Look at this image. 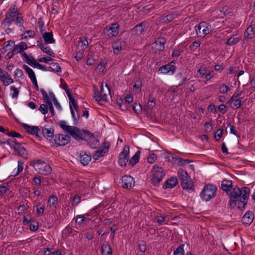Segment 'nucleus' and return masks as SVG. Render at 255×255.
I'll return each instance as SVG.
<instances>
[{"mask_svg": "<svg viewBox=\"0 0 255 255\" xmlns=\"http://www.w3.org/2000/svg\"><path fill=\"white\" fill-rule=\"evenodd\" d=\"M222 189L226 192L229 196V206L231 208H234L238 202V208L243 210L249 198L250 189L248 187H243L241 189L236 187L233 188L232 180L224 179L221 184Z\"/></svg>", "mask_w": 255, "mask_h": 255, "instance_id": "obj_1", "label": "nucleus"}, {"mask_svg": "<svg viewBox=\"0 0 255 255\" xmlns=\"http://www.w3.org/2000/svg\"><path fill=\"white\" fill-rule=\"evenodd\" d=\"M59 125L66 132L76 140H88V144L92 148L95 149L99 146V141L90 131L81 130L76 127L68 126L64 121H60Z\"/></svg>", "mask_w": 255, "mask_h": 255, "instance_id": "obj_2", "label": "nucleus"}, {"mask_svg": "<svg viewBox=\"0 0 255 255\" xmlns=\"http://www.w3.org/2000/svg\"><path fill=\"white\" fill-rule=\"evenodd\" d=\"M178 174L181 180V185L183 189L193 191L194 190L193 182L186 171L182 168H179L178 170Z\"/></svg>", "mask_w": 255, "mask_h": 255, "instance_id": "obj_3", "label": "nucleus"}, {"mask_svg": "<svg viewBox=\"0 0 255 255\" xmlns=\"http://www.w3.org/2000/svg\"><path fill=\"white\" fill-rule=\"evenodd\" d=\"M217 189L213 184L205 185L200 194L201 198L206 202L211 200L215 196Z\"/></svg>", "mask_w": 255, "mask_h": 255, "instance_id": "obj_4", "label": "nucleus"}, {"mask_svg": "<svg viewBox=\"0 0 255 255\" xmlns=\"http://www.w3.org/2000/svg\"><path fill=\"white\" fill-rule=\"evenodd\" d=\"M151 183L153 185L157 186L162 180L164 175L163 170L158 165H154L151 170Z\"/></svg>", "mask_w": 255, "mask_h": 255, "instance_id": "obj_5", "label": "nucleus"}, {"mask_svg": "<svg viewBox=\"0 0 255 255\" xmlns=\"http://www.w3.org/2000/svg\"><path fill=\"white\" fill-rule=\"evenodd\" d=\"M17 8L15 5L11 6L5 14V17L2 21V24H7L10 25L14 21V18L18 13Z\"/></svg>", "mask_w": 255, "mask_h": 255, "instance_id": "obj_6", "label": "nucleus"}, {"mask_svg": "<svg viewBox=\"0 0 255 255\" xmlns=\"http://www.w3.org/2000/svg\"><path fill=\"white\" fill-rule=\"evenodd\" d=\"M209 24L205 21L201 22L195 27V30L199 37H204L211 31Z\"/></svg>", "mask_w": 255, "mask_h": 255, "instance_id": "obj_7", "label": "nucleus"}, {"mask_svg": "<svg viewBox=\"0 0 255 255\" xmlns=\"http://www.w3.org/2000/svg\"><path fill=\"white\" fill-rule=\"evenodd\" d=\"M105 89H104L103 82L101 85L100 95H98L96 99V101L99 103L102 102H106L108 95H110L111 91L107 83H105Z\"/></svg>", "mask_w": 255, "mask_h": 255, "instance_id": "obj_8", "label": "nucleus"}, {"mask_svg": "<svg viewBox=\"0 0 255 255\" xmlns=\"http://www.w3.org/2000/svg\"><path fill=\"white\" fill-rule=\"evenodd\" d=\"M71 138L68 135L58 134L55 135L54 141L59 146H64L70 142Z\"/></svg>", "mask_w": 255, "mask_h": 255, "instance_id": "obj_9", "label": "nucleus"}, {"mask_svg": "<svg viewBox=\"0 0 255 255\" xmlns=\"http://www.w3.org/2000/svg\"><path fill=\"white\" fill-rule=\"evenodd\" d=\"M129 147L125 146L124 150L119 154V163L121 166H126L128 160Z\"/></svg>", "mask_w": 255, "mask_h": 255, "instance_id": "obj_10", "label": "nucleus"}, {"mask_svg": "<svg viewBox=\"0 0 255 255\" xmlns=\"http://www.w3.org/2000/svg\"><path fill=\"white\" fill-rule=\"evenodd\" d=\"M166 40L164 38H158L152 44V48L155 49V53H160L164 51Z\"/></svg>", "mask_w": 255, "mask_h": 255, "instance_id": "obj_11", "label": "nucleus"}, {"mask_svg": "<svg viewBox=\"0 0 255 255\" xmlns=\"http://www.w3.org/2000/svg\"><path fill=\"white\" fill-rule=\"evenodd\" d=\"M22 67L26 73L28 75V76L30 78L32 83L35 86L36 90L37 91H39V87L37 84L36 78L33 70L26 65H23Z\"/></svg>", "mask_w": 255, "mask_h": 255, "instance_id": "obj_12", "label": "nucleus"}, {"mask_svg": "<svg viewBox=\"0 0 255 255\" xmlns=\"http://www.w3.org/2000/svg\"><path fill=\"white\" fill-rule=\"evenodd\" d=\"M12 148L15 151L17 155L20 156L24 159L28 158V154L26 150L20 143L16 141Z\"/></svg>", "mask_w": 255, "mask_h": 255, "instance_id": "obj_13", "label": "nucleus"}, {"mask_svg": "<svg viewBox=\"0 0 255 255\" xmlns=\"http://www.w3.org/2000/svg\"><path fill=\"white\" fill-rule=\"evenodd\" d=\"M122 186L124 188L131 189L134 186L133 178L129 175H125L122 178Z\"/></svg>", "mask_w": 255, "mask_h": 255, "instance_id": "obj_14", "label": "nucleus"}, {"mask_svg": "<svg viewBox=\"0 0 255 255\" xmlns=\"http://www.w3.org/2000/svg\"><path fill=\"white\" fill-rule=\"evenodd\" d=\"M254 215L251 211H248L243 216L242 219V222L243 224L250 225L253 221Z\"/></svg>", "mask_w": 255, "mask_h": 255, "instance_id": "obj_15", "label": "nucleus"}, {"mask_svg": "<svg viewBox=\"0 0 255 255\" xmlns=\"http://www.w3.org/2000/svg\"><path fill=\"white\" fill-rule=\"evenodd\" d=\"M156 105L155 99L152 97V95L149 94L148 98V102L146 106L143 108V111L148 113L151 111Z\"/></svg>", "mask_w": 255, "mask_h": 255, "instance_id": "obj_16", "label": "nucleus"}, {"mask_svg": "<svg viewBox=\"0 0 255 255\" xmlns=\"http://www.w3.org/2000/svg\"><path fill=\"white\" fill-rule=\"evenodd\" d=\"M176 70V67L174 65L167 64L165 65L162 66L159 68L158 71L162 74H167L169 72H171L172 74H173Z\"/></svg>", "mask_w": 255, "mask_h": 255, "instance_id": "obj_17", "label": "nucleus"}, {"mask_svg": "<svg viewBox=\"0 0 255 255\" xmlns=\"http://www.w3.org/2000/svg\"><path fill=\"white\" fill-rule=\"evenodd\" d=\"M178 180L176 177H171L166 181L163 185V188H172L175 187L178 184Z\"/></svg>", "mask_w": 255, "mask_h": 255, "instance_id": "obj_18", "label": "nucleus"}, {"mask_svg": "<svg viewBox=\"0 0 255 255\" xmlns=\"http://www.w3.org/2000/svg\"><path fill=\"white\" fill-rule=\"evenodd\" d=\"M37 45L43 52L47 54L51 57H55V54L54 52L49 46H46L44 44L41 43V42L39 40L37 41Z\"/></svg>", "mask_w": 255, "mask_h": 255, "instance_id": "obj_19", "label": "nucleus"}, {"mask_svg": "<svg viewBox=\"0 0 255 255\" xmlns=\"http://www.w3.org/2000/svg\"><path fill=\"white\" fill-rule=\"evenodd\" d=\"M42 132L43 136L46 137L47 139H48L50 141L55 137L54 130L53 128H43L42 129Z\"/></svg>", "mask_w": 255, "mask_h": 255, "instance_id": "obj_20", "label": "nucleus"}, {"mask_svg": "<svg viewBox=\"0 0 255 255\" xmlns=\"http://www.w3.org/2000/svg\"><path fill=\"white\" fill-rule=\"evenodd\" d=\"M53 32L52 31L48 32H45L42 34V36L45 44H51L55 43V40L53 38Z\"/></svg>", "mask_w": 255, "mask_h": 255, "instance_id": "obj_21", "label": "nucleus"}, {"mask_svg": "<svg viewBox=\"0 0 255 255\" xmlns=\"http://www.w3.org/2000/svg\"><path fill=\"white\" fill-rule=\"evenodd\" d=\"M80 155V160L81 163L84 166L88 165L91 160V155L88 154L84 151H81Z\"/></svg>", "mask_w": 255, "mask_h": 255, "instance_id": "obj_22", "label": "nucleus"}, {"mask_svg": "<svg viewBox=\"0 0 255 255\" xmlns=\"http://www.w3.org/2000/svg\"><path fill=\"white\" fill-rule=\"evenodd\" d=\"M145 27V23L144 22H142L134 26L132 29L131 31L133 34L139 35L142 33Z\"/></svg>", "mask_w": 255, "mask_h": 255, "instance_id": "obj_23", "label": "nucleus"}, {"mask_svg": "<svg viewBox=\"0 0 255 255\" xmlns=\"http://www.w3.org/2000/svg\"><path fill=\"white\" fill-rule=\"evenodd\" d=\"M119 27L120 26L118 24V23L115 22L111 25V26L109 28L107 27L106 29L108 31H111L110 34L113 37H116L119 33Z\"/></svg>", "mask_w": 255, "mask_h": 255, "instance_id": "obj_24", "label": "nucleus"}, {"mask_svg": "<svg viewBox=\"0 0 255 255\" xmlns=\"http://www.w3.org/2000/svg\"><path fill=\"white\" fill-rule=\"evenodd\" d=\"M0 80L5 86L13 82V79L11 78L7 72H5L3 75L0 76Z\"/></svg>", "mask_w": 255, "mask_h": 255, "instance_id": "obj_25", "label": "nucleus"}, {"mask_svg": "<svg viewBox=\"0 0 255 255\" xmlns=\"http://www.w3.org/2000/svg\"><path fill=\"white\" fill-rule=\"evenodd\" d=\"M23 128L26 130V132L31 134L34 135L37 132H40V128L36 126H28L26 124L23 125Z\"/></svg>", "mask_w": 255, "mask_h": 255, "instance_id": "obj_26", "label": "nucleus"}, {"mask_svg": "<svg viewBox=\"0 0 255 255\" xmlns=\"http://www.w3.org/2000/svg\"><path fill=\"white\" fill-rule=\"evenodd\" d=\"M255 37V29L251 26H249L247 28L245 33L244 37L245 39H252Z\"/></svg>", "mask_w": 255, "mask_h": 255, "instance_id": "obj_27", "label": "nucleus"}, {"mask_svg": "<svg viewBox=\"0 0 255 255\" xmlns=\"http://www.w3.org/2000/svg\"><path fill=\"white\" fill-rule=\"evenodd\" d=\"M27 43L25 42H21L19 44L14 46L13 50L15 53H21L24 50L27 48Z\"/></svg>", "mask_w": 255, "mask_h": 255, "instance_id": "obj_28", "label": "nucleus"}, {"mask_svg": "<svg viewBox=\"0 0 255 255\" xmlns=\"http://www.w3.org/2000/svg\"><path fill=\"white\" fill-rule=\"evenodd\" d=\"M103 255H112V250L109 244H103L101 248Z\"/></svg>", "mask_w": 255, "mask_h": 255, "instance_id": "obj_29", "label": "nucleus"}, {"mask_svg": "<svg viewBox=\"0 0 255 255\" xmlns=\"http://www.w3.org/2000/svg\"><path fill=\"white\" fill-rule=\"evenodd\" d=\"M140 155V151L138 150L129 160V164L132 166H133L134 165H135V164H136L139 161Z\"/></svg>", "mask_w": 255, "mask_h": 255, "instance_id": "obj_30", "label": "nucleus"}, {"mask_svg": "<svg viewBox=\"0 0 255 255\" xmlns=\"http://www.w3.org/2000/svg\"><path fill=\"white\" fill-rule=\"evenodd\" d=\"M35 36V32L33 30H26L24 33L20 35L21 38L27 39L28 38H33Z\"/></svg>", "mask_w": 255, "mask_h": 255, "instance_id": "obj_31", "label": "nucleus"}, {"mask_svg": "<svg viewBox=\"0 0 255 255\" xmlns=\"http://www.w3.org/2000/svg\"><path fill=\"white\" fill-rule=\"evenodd\" d=\"M58 202V198L57 196L55 195H51L49 197L48 201V205L50 208L52 207L55 206Z\"/></svg>", "mask_w": 255, "mask_h": 255, "instance_id": "obj_32", "label": "nucleus"}, {"mask_svg": "<svg viewBox=\"0 0 255 255\" xmlns=\"http://www.w3.org/2000/svg\"><path fill=\"white\" fill-rule=\"evenodd\" d=\"M40 91L42 95L44 102L47 104V105L48 106L52 104L46 92L43 89H41Z\"/></svg>", "mask_w": 255, "mask_h": 255, "instance_id": "obj_33", "label": "nucleus"}, {"mask_svg": "<svg viewBox=\"0 0 255 255\" xmlns=\"http://www.w3.org/2000/svg\"><path fill=\"white\" fill-rule=\"evenodd\" d=\"M39 172L43 175H47L51 173V168L49 165H45L43 169H41Z\"/></svg>", "mask_w": 255, "mask_h": 255, "instance_id": "obj_34", "label": "nucleus"}, {"mask_svg": "<svg viewBox=\"0 0 255 255\" xmlns=\"http://www.w3.org/2000/svg\"><path fill=\"white\" fill-rule=\"evenodd\" d=\"M106 151L102 149L97 150L95 151V153L93 154V157L95 160H97L99 157L103 156L105 154Z\"/></svg>", "mask_w": 255, "mask_h": 255, "instance_id": "obj_35", "label": "nucleus"}, {"mask_svg": "<svg viewBox=\"0 0 255 255\" xmlns=\"http://www.w3.org/2000/svg\"><path fill=\"white\" fill-rule=\"evenodd\" d=\"M239 41V38L235 36H231L226 42V44L229 45H233Z\"/></svg>", "mask_w": 255, "mask_h": 255, "instance_id": "obj_36", "label": "nucleus"}, {"mask_svg": "<svg viewBox=\"0 0 255 255\" xmlns=\"http://www.w3.org/2000/svg\"><path fill=\"white\" fill-rule=\"evenodd\" d=\"M51 65L50 68L52 71L54 72H60L61 71V68L58 63L53 62L51 63Z\"/></svg>", "mask_w": 255, "mask_h": 255, "instance_id": "obj_37", "label": "nucleus"}, {"mask_svg": "<svg viewBox=\"0 0 255 255\" xmlns=\"http://www.w3.org/2000/svg\"><path fill=\"white\" fill-rule=\"evenodd\" d=\"M15 17V19H14L15 23L16 24H19L20 26H22L24 21L21 13L18 12L17 15Z\"/></svg>", "mask_w": 255, "mask_h": 255, "instance_id": "obj_38", "label": "nucleus"}, {"mask_svg": "<svg viewBox=\"0 0 255 255\" xmlns=\"http://www.w3.org/2000/svg\"><path fill=\"white\" fill-rule=\"evenodd\" d=\"M112 48L114 50V53L116 55L120 54L122 50V46L121 44H119L118 43H115V44L113 45Z\"/></svg>", "mask_w": 255, "mask_h": 255, "instance_id": "obj_39", "label": "nucleus"}, {"mask_svg": "<svg viewBox=\"0 0 255 255\" xmlns=\"http://www.w3.org/2000/svg\"><path fill=\"white\" fill-rule=\"evenodd\" d=\"M178 166H184L192 162L191 160L189 159H183L180 157H178Z\"/></svg>", "mask_w": 255, "mask_h": 255, "instance_id": "obj_40", "label": "nucleus"}, {"mask_svg": "<svg viewBox=\"0 0 255 255\" xmlns=\"http://www.w3.org/2000/svg\"><path fill=\"white\" fill-rule=\"evenodd\" d=\"M21 56L22 57V59L24 62L28 65L31 64L32 62L31 56H29L25 52H22L21 53Z\"/></svg>", "mask_w": 255, "mask_h": 255, "instance_id": "obj_41", "label": "nucleus"}, {"mask_svg": "<svg viewBox=\"0 0 255 255\" xmlns=\"http://www.w3.org/2000/svg\"><path fill=\"white\" fill-rule=\"evenodd\" d=\"M183 247L184 245H181L178 247L174 252V255H184Z\"/></svg>", "mask_w": 255, "mask_h": 255, "instance_id": "obj_42", "label": "nucleus"}, {"mask_svg": "<svg viewBox=\"0 0 255 255\" xmlns=\"http://www.w3.org/2000/svg\"><path fill=\"white\" fill-rule=\"evenodd\" d=\"M147 162L149 163H153L157 160V156L154 153L149 154L147 158Z\"/></svg>", "mask_w": 255, "mask_h": 255, "instance_id": "obj_43", "label": "nucleus"}, {"mask_svg": "<svg viewBox=\"0 0 255 255\" xmlns=\"http://www.w3.org/2000/svg\"><path fill=\"white\" fill-rule=\"evenodd\" d=\"M132 109L134 112L136 114L140 113L142 111V107L139 104H134L132 105Z\"/></svg>", "mask_w": 255, "mask_h": 255, "instance_id": "obj_44", "label": "nucleus"}, {"mask_svg": "<svg viewBox=\"0 0 255 255\" xmlns=\"http://www.w3.org/2000/svg\"><path fill=\"white\" fill-rule=\"evenodd\" d=\"M138 245L139 250L141 253H144L146 251V243L144 241H142L139 242Z\"/></svg>", "mask_w": 255, "mask_h": 255, "instance_id": "obj_45", "label": "nucleus"}, {"mask_svg": "<svg viewBox=\"0 0 255 255\" xmlns=\"http://www.w3.org/2000/svg\"><path fill=\"white\" fill-rule=\"evenodd\" d=\"M38 24L40 28V31L41 34L45 32V28L44 26V22L42 20V18H39L38 19Z\"/></svg>", "mask_w": 255, "mask_h": 255, "instance_id": "obj_46", "label": "nucleus"}, {"mask_svg": "<svg viewBox=\"0 0 255 255\" xmlns=\"http://www.w3.org/2000/svg\"><path fill=\"white\" fill-rule=\"evenodd\" d=\"M37 207V213L38 214L39 216H41L43 214L44 211V205H40V204L36 206Z\"/></svg>", "mask_w": 255, "mask_h": 255, "instance_id": "obj_47", "label": "nucleus"}, {"mask_svg": "<svg viewBox=\"0 0 255 255\" xmlns=\"http://www.w3.org/2000/svg\"><path fill=\"white\" fill-rule=\"evenodd\" d=\"M220 92L222 94H225L229 90V87L226 84H222L219 88Z\"/></svg>", "mask_w": 255, "mask_h": 255, "instance_id": "obj_48", "label": "nucleus"}, {"mask_svg": "<svg viewBox=\"0 0 255 255\" xmlns=\"http://www.w3.org/2000/svg\"><path fill=\"white\" fill-rule=\"evenodd\" d=\"M15 140H12L11 139H8L5 141H0V144H8L12 148L13 147H14V144H15Z\"/></svg>", "mask_w": 255, "mask_h": 255, "instance_id": "obj_49", "label": "nucleus"}, {"mask_svg": "<svg viewBox=\"0 0 255 255\" xmlns=\"http://www.w3.org/2000/svg\"><path fill=\"white\" fill-rule=\"evenodd\" d=\"M71 106L74 108L76 112H77L78 107L77 101L75 100L74 98H73L70 100V108Z\"/></svg>", "mask_w": 255, "mask_h": 255, "instance_id": "obj_50", "label": "nucleus"}, {"mask_svg": "<svg viewBox=\"0 0 255 255\" xmlns=\"http://www.w3.org/2000/svg\"><path fill=\"white\" fill-rule=\"evenodd\" d=\"M86 218L84 215H78L76 217V222L81 225L86 220Z\"/></svg>", "mask_w": 255, "mask_h": 255, "instance_id": "obj_51", "label": "nucleus"}, {"mask_svg": "<svg viewBox=\"0 0 255 255\" xmlns=\"http://www.w3.org/2000/svg\"><path fill=\"white\" fill-rule=\"evenodd\" d=\"M10 90L13 91V93L11 95V97L13 99H16L17 98L19 94L18 90L14 86L10 87Z\"/></svg>", "mask_w": 255, "mask_h": 255, "instance_id": "obj_52", "label": "nucleus"}, {"mask_svg": "<svg viewBox=\"0 0 255 255\" xmlns=\"http://www.w3.org/2000/svg\"><path fill=\"white\" fill-rule=\"evenodd\" d=\"M200 45V41H195L190 46V48L192 50H194L198 48Z\"/></svg>", "mask_w": 255, "mask_h": 255, "instance_id": "obj_53", "label": "nucleus"}, {"mask_svg": "<svg viewBox=\"0 0 255 255\" xmlns=\"http://www.w3.org/2000/svg\"><path fill=\"white\" fill-rule=\"evenodd\" d=\"M80 200H81L80 196H78L77 195H75L74 198H73V202L72 203V206H77L79 204V203L80 202Z\"/></svg>", "mask_w": 255, "mask_h": 255, "instance_id": "obj_54", "label": "nucleus"}, {"mask_svg": "<svg viewBox=\"0 0 255 255\" xmlns=\"http://www.w3.org/2000/svg\"><path fill=\"white\" fill-rule=\"evenodd\" d=\"M30 230L31 231L35 232L38 229V222H34L33 223H31L29 225Z\"/></svg>", "mask_w": 255, "mask_h": 255, "instance_id": "obj_55", "label": "nucleus"}, {"mask_svg": "<svg viewBox=\"0 0 255 255\" xmlns=\"http://www.w3.org/2000/svg\"><path fill=\"white\" fill-rule=\"evenodd\" d=\"M39 110L44 115H45L48 112L47 106L45 104H41L40 106Z\"/></svg>", "mask_w": 255, "mask_h": 255, "instance_id": "obj_56", "label": "nucleus"}, {"mask_svg": "<svg viewBox=\"0 0 255 255\" xmlns=\"http://www.w3.org/2000/svg\"><path fill=\"white\" fill-rule=\"evenodd\" d=\"M233 103L234 106V107L233 108L235 109H238L242 105V101L241 98L236 99Z\"/></svg>", "mask_w": 255, "mask_h": 255, "instance_id": "obj_57", "label": "nucleus"}, {"mask_svg": "<svg viewBox=\"0 0 255 255\" xmlns=\"http://www.w3.org/2000/svg\"><path fill=\"white\" fill-rule=\"evenodd\" d=\"M23 169V163L21 161H18V167H17V171L16 175L19 174L21 173Z\"/></svg>", "mask_w": 255, "mask_h": 255, "instance_id": "obj_58", "label": "nucleus"}, {"mask_svg": "<svg viewBox=\"0 0 255 255\" xmlns=\"http://www.w3.org/2000/svg\"><path fill=\"white\" fill-rule=\"evenodd\" d=\"M218 109L219 112L222 114H225L227 111V107L224 104L220 105L218 107Z\"/></svg>", "mask_w": 255, "mask_h": 255, "instance_id": "obj_59", "label": "nucleus"}, {"mask_svg": "<svg viewBox=\"0 0 255 255\" xmlns=\"http://www.w3.org/2000/svg\"><path fill=\"white\" fill-rule=\"evenodd\" d=\"M41 177H34L32 180L33 184L36 185H40L41 183Z\"/></svg>", "mask_w": 255, "mask_h": 255, "instance_id": "obj_60", "label": "nucleus"}, {"mask_svg": "<svg viewBox=\"0 0 255 255\" xmlns=\"http://www.w3.org/2000/svg\"><path fill=\"white\" fill-rule=\"evenodd\" d=\"M223 132V129H218V130L217 131V132H219V133H218L217 134H216V135L215 136V138H216L217 141L220 140V139H221V138L222 136Z\"/></svg>", "mask_w": 255, "mask_h": 255, "instance_id": "obj_61", "label": "nucleus"}, {"mask_svg": "<svg viewBox=\"0 0 255 255\" xmlns=\"http://www.w3.org/2000/svg\"><path fill=\"white\" fill-rule=\"evenodd\" d=\"M52 60H53V59H52V58H51L50 57H42V58H40L39 59H38V61L40 62H44L45 63H47L48 62L51 61Z\"/></svg>", "mask_w": 255, "mask_h": 255, "instance_id": "obj_62", "label": "nucleus"}, {"mask_svg": "<svg viewBox=\"0 0 255 255\" xmlns=\"http://www.w3.org/2000/svg\"><path fill=\"white\" fill-rule=\"evenodd\" d=\"M23 75V71L19 69H16L14 71V77H21Z\"/></svg>", "mask_w": 255, "mask_h": 255, "instance_id": "obj_63", "label": "nucleus"}, {"mask_svg": "<svg viewBox=\"0 0 255 255\" xmlns=\"http://www.w3.org/2000/svg\"><path fill=\"white\" fill-rule=\"evenodd\" d=\"M133 102V97L131 95L128 94L125 98V102L128 104Z\"/></svg>", "mask_w": 255, "mask_h": 255, "instance_id": "obj_64", "label": "nucleus"}]
</instances>
